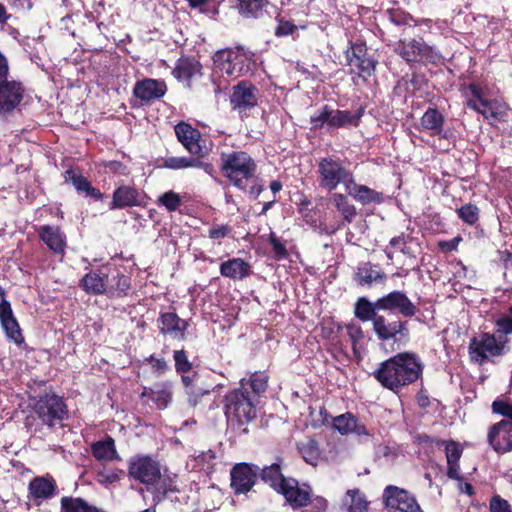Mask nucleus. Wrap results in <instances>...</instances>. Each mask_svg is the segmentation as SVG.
Listing matches in <instances>:
<instances>
[{"label":"nucleus","mask_w":512,"mask_h":512,"mask_svg":"<svg viewBox=\"0 0 512 512\" xmlns=\"http://www.w3.org/2000/svg\"><path fill=\"white\" fill-rule=\"evenodd\" d=\"M378 311L397 312L403 318L417 315L419 308L401 290H393L371 302L366 297H359L354 304V315L362 322H372V329L378 341L404 346L409 343L411 333L407 320L395 317L388 319Z\"/></svg>","instance_id":"f257e3e1"},{"label":"nucleus","mask_w":512,"mask_h":512,"mask_svg":"<svg viewBox=\"0 0 512 512\" xmlns=\"http://www.w3.org/2000/svg\"><path fill=\"white\" fill-rule=\"evenodd\" d=\"M424 364L414 352H400L379 364L373 377L381 386L398 394L417 382L423 375Z\"/></svg>","instance_id":"f03ea898"},{"label":"nucleus","mask_w":512,"mask_h":512,"mask_svg":"<svg viewBox=\"0 0 512 512\" xmlns=\"http://www.w3.org/2000/svg\"><path fill=\"white\" fill-rule=\"evenodd\" d=\"M79 287L88 295H105L109 299L124 298L132 288L131 278L114 264H102L86 273Z\"/></svg>","instance_id":"7ed1b4c3"},{"label":"nucleus","mask_w":512,"mask_h":512,"mask_svg":"<svg viewBox=\"0 0 512 512\" xmlns=\"http://www.w3.org/2000/svg\"><path fill=\"white\" fill-rule=\"evenodd\" d=\"M220 171L236 188L247 192L249 183L255 179L257 164L245 151L221 153Z\"/></svg>","instance_id":"20e7f679"},{"label":"nucleus","mask_w":512,"mask_h":512,"mask_svg":"<svg viewBox=\"0 0 512 512\" xmlns=\"http://www.w3.org/2000/svg\"><path fill=\"white\" fill-rule=\"evenodd\" d=\"M25 93L24 83L10 78L9 60L0 51V117H8L19 109Z\"/></svg>","instance_id":"39448f33"},{"label":"nucleus","mask_w":512,"mask_h":512,"mask_svg":"<svg viewBox=\"0 0 512 512\" xmlns=\"http://www.w3.org/2000/svg\"><path fill=\"white\" fill-rule=\"evenodd\" d=\"M253 53L242 46L224 48L212 56L215 66L228 77L238 78L251 74L254 69Z\"/></svg>","instance_id":"423d86ee"},{"label":"nucleus","mask_w":512,"mask_h":512,"mask_svg":"<svg viewBox=\"0 0 512 512\" xmlns=\"http://www.w3.org/2000/svg\"><path fill=\"white\" fill-rule=\"evenodd\" d=\"M317 182L321 189L332 192L342 184L344 188L353 182V172L347 167L344 160L328 155L317 162Z\"/></svg>","instance_id":"0eeeda50"},{"label":"nucleus","mask_w":512,"mask_h":512,"mask_svg":"<svg viewBox=\"0 0 512 512\" xmlns=\"http://www.w3.org/2000/svg\"><path fill=\"white\" fill-rule=\"evenodd\" d=\"M365 108L360 106L355 112L350 110L333 109L329 105H323L317 112L310 116L311 130L317 131L325 126L327 130L339 128L358 127L364 115Z\"/></svg>","instance_id":"6e6552de"},{"label":"nucleus","mask_w":512,"mask_h":512,"mask_svg":"<svg viewBox=\"0 0 512 512\" xmlns=\"http://www.w3.org/2000/svg\"><path fill=\"white\" fill-rule=\"evenodd\" d=\"M224 413L228 421H236L238 425H245L256 418V402L248 391L240 387L229 391L224 396Z\"/></svg>","instance_id":"1a4fd4ad"},{"label":"nucleus","mask_w":512,"mask_h":512,"mask_svg":"<svg viewBox=\"0 0 512 512\" xmlns=\"http://www.w3.org/2000/svg\"><path fill=\"white\" fill-rule=\"evenodd\" d=\"M33 410L43 424L54 427L68 416L67 405L63 397L51 389L40 394L33 404Z\"/></svg>","instance_id":"9d476101"},{"label":"nucleus","mask_w":512,"mask_h":512,"mask_svg":"<svg viewBox=\"0 0 512 512\" xmlns=\"http://www.w3.org/2000/svg\"><path fill=\"white\" fill-rule=\"evenodd\" d=\"M128 477L147 488L156 487L161 480L159 461L150 455L137 454L128 461Z\"/></svg>","instance_id":"9b49d317"},{"label":"nucleus","mask_w":512,"mask_h":512,"mask_svg":"<svg viewBox=\"0 0 512 512\" xmlns=\"http://www.w3.org/2000/svg\"><path fill=\"white\" fill-rule=\"evenodd\" d=\"M407 63L437 64L441 60V54L422 38L400 40L394 49Z\"/></svg>","instance_id":"f8f14e48"},{"label":"nucleus","mask_w":512,"mask_h":512,"mask_svg":"<svg viewBox=\"0 0 512 512\" xmlns=\"http://www.w3.org/2000/svg\"><path fill=\"white\" fill-rule=\"evenodd\" d=\"M509 340L504 336L482 333L479 338L473 337L470 340L469 352L472 359H476L480 363L488 360L489 356H502L506 354L510 348L507 346Z\"/></svg>","instance_id":"ddd939ff"},{"label":"nucleus","mask_w":512,"mask_h":512,"mask_svg":"<svg viewBox=\"0 0 512 512\" xmlns=\"http://www.w3.org/2000/svg\"><path fill=\"white\" fill-rule=\"evenodd\" d=\"M347 63L350 67L349 74H355L363 82L376 72L377 60L368 53V48L364 42L351 43L350 48L345 52Z\"/></svg>","instance_id":"4468645a"},{"label":"nucleus","mask_w":512,"mask_h":512,"mask_svg":"<svg viewBox=\"0 0 512 512\" xmlns=\"http://www.w3.org/2000/svg\"><path fill=\"white\" fill-rule=\"evenodd\" d=\"M174 131L177 140L191 155L204 158L209 154L211 147L206 144L201 132L191 124L180 121L174 126Z\"/></svg>","instance_id":"2eb2a0df"},{"label":"nucleus","mask_w":512,"mask_h":512,"mask_svg":"<svg viewBox=\"0 0 512 512\" xmlns=\"http://www.w3.org/2000/svg\"><path fill=\"white\" fill-rule=\"evenodd\" d=\"M385 508L400 512H422L416 497L404 488L387 485L382 493Z\"/></svg>","instance_id":"dca6fc26"},{"label":"nucleus","mask_w":512,"mask_h":512,"mask_svg":"<svg viewBox=\"0 0 512 512\" xmlns=\"http://www.w3.org/2000/svg\"><path fill=\"white\" fill-rule=\"evenodd\" d=\"M259 466L252 463H236L230 470V487L235 495L247 494L258 482Z\"/></svg>","instance_id":"f3484780"},{"label":"nucleus","mask_w":512,"mask_h":512,"mask_svg":"<svg viewBox=\"0 0 512 512\" xmlns=\"http://www.w3.org/2000/svg\"><path fill=\"white\" fill-rule=\"evenodd\" d=\"M258 88L248 80L238 82L232 88L230 104L233 110L246 112L258 105Z\"/></svg>","instance_id":"a211bd4d"},{"label":"nucleus","mask_w":512,"mask_h":512,"mask_svg":"<svg viewBox=\"0 0 512 512\" xmlns=\"http://www.w3.org/2000/svg\"><path fill=\"white\" fill-rule=\"evenodd\" d=\"M167 91L168 87L165 80L144 78L136 81L132 93L141 105H150L163 98Z\"/></svg>","instance_id":"6ab92c4d"},{"label":"nucleus","mask_w":512,"mask_h":512,"mask_svg":"<svg viewBox=\"0 0 512 512\" xmlns=\"http://www.w3.org/2000/svg\"><path fill=\"white\" fill-rule=\"evenodd\" d=\"M487 442L497 454L512 452V421L500 420L488 428Z\"/></svg>","instance_id":"aec40b11"},{"label":"nucleus","mask_w":512,"mask_h":512,"mask_svg":"<svg viewBox=\"0 0 512 512\" xmlns=\"http://www.w3.org/2000/svg\"><path fill=\"white\" fill-rule=\"evenodd\" d=\"M466 106L481 114L489 125L496 126L497 122H506L509 106L498 99H487L480 106L475 100L468 99Z\"/></svg>","instance_id":"412c9836"},{"label":"nucleus","mask_w":512,"mask_h":512,"mask_svg":"<svg viewBox=\"0 0 512 512\" xmlns=\"http://www.w3.org/2000/svg\"><path fill=\"white\" fill-rule=\"evenodd\" d=\"M311 492L312 488L308 483L300 484L296 478L288 477L278 494L282 495L285 501L296 510L308 506Z\"/></svg>","instance_id":"4be33fe9"},{"label":"nucleus","mask_w":512,"mask_h":512,"mask_svg":"<svg viewBox=\"0 0 512 512\" xmlns=\"http://www.w3.org/2000/svg\"><path fill=\"white\" fill-rule=\"evenodd\" d=\"M171 74L177 81L191 88L192 81L203 76V66L194 56L182 55L176 60Z\"/></svg>","instance_id":"5701e85b"},{"label":"nucleus","mask_w":512,"mask_h":512,"mask_svg":"<svg viewBox=\"0 0 512 512\" xmlns=\"http://www.w3.org/2000/svg\"><path fill=\"white\" fill-rule=\"evenodd\" d=\"M58 492V485L53 476L49 473L43 476L32 478L28 484L27 497L33 500L36 505L53 498Z\"/></svg>","instance_id":"b1692460"},{"label":"nucleus","mask_w":512,"mask_h":512,"mask_svg":"<svg viewBox=\"0 0 512 512\" xmlns=\"http://www.w3.org/2000/svg\"><path fill=\"white\" fill-rule=\"evenodd\" d=\"M157 325L162 335H169L179 341L187 339L189 323L187 320L180 318L176 312H160Z\"/></svg>","instance_id":"393cba45"},{"label":"nucleus","mask_w":512,"mask_h":512,"mask_svg":"<svg viewBox=\"0 0 512 512\" xmlns=\"http://www.w3.org/2000/svg\"><path fill=\"white\" fill-rule=\"evenodd\" d=\"M144 205V197L135 186L122 184L113 191L109 209L121 210Z\"/></svg>","instance_id":"a878e982"},{"label":"nucleus","mask_w":512,"mask_h":512,"mask_svg":"<svg viewBox=\"0 0 512 512\" xmlns=\"http://www.w3.org/2000/svg\"><path fill=\"white\" fill-rule=\"evenodd\" d=\"M358 286L370 288L374 283H385L387 276L378 264L360 262L353 275Z\"/></svg>","instance_id":"bb28decb"},{"label":"nucleus","mask_w":512,"mask_h":512,"mask_svg":"<svg viewBox=\"0 0 512 512\" xmlns=\"http://www.w3.org/2000/svg\"><path fill=\"white\" fill-rule=\"evenodd\" d=\"M0 322L4 329L6 336L12 340L17 346L22 347L25 345V339L22 330L15 318L11 304L6 299H2V307L0 311Z\"/></svg>","instance_id":"cd10ccee"},{"label":"nucleus","mask_w":512,"mask_h":512,"mask_svg":"<svg viewBox=\"0 0 512 512\" xmlns=\"http://www.w3.org/2000/svg\"><path fill=\"white\" fill-rule=\"evenodd\" d=\"M445 116L437 107H428L420 118V131H429L431 136H438L440 139H448V133L444 130Z\"/></svg>","instance_id":"c85d7f7f"},{"label":"nucleus","mask_w":512,"mask_h":512,"mask_svg":"<svg viewBox=\"0 0 512 512\" xmlns=\"http://www.w3.org/2000/svg\"><path fill=\"white\" fill-rule=\"evenodd\" d=\"M283 462V459L278 457L276 462L259 467L258 472L259 479L277 494L288 480V477L283 474Z\"/></svg>","instance_id":"c756f323"},{"label":"nucleus","mask_w":512,"mask_h":512,"mask_svg":"<svg viewBox=\"0 0 512 512\" xmlns=\"http://www.w3.org/2000/svg\"><path fill=\"white\" fill-rule=\"evenodd\" d=\"M140 396L150 399L158 409H165L172 402L173 384L170 381H162L153 387H144Z\"/></svg>","instance_id":"7c9ffc66"},{"label":"nucleus","mask_w":512,"mask_h":512,"mask_svg":"<svg viewBox=\"0 0 512 512\" xmlns=\"http://www.w3.org/2000/svg\"><path fill=\"white\" fill-rule=\"evenodd\" d=\"M39 239L55 254H63L66 235L59 226L43 225L37 230Z\"/></svg>","instance_id":"2f4dec72"},{"label":"nucleus","mask_w":512,"mask_h":512,"mask_svg":"<svg viewBox=\"0 0 512 512\" xmlns=\"http://www.w3.org/2000/svg\"><path fill=\"white\" fill-rule=\"evenodd\" d=\"M221 276L233 281H241L252 274V267L249 262L242 258H231L220 264Z\"/></svg>","instance_id":"473e14b6"},{"label":"nucleus","mask_w":512,"mask_h":512,"mask_svg":"<svg viewBox=\"0 0 512 512\" xmlns=\"http://www.w3.org/2000/svg\"><path fill=\"white\" fill-rule=\"evenodd\" d=\"M64 178L65 181L73 184L78 194L90 197L96 201H100L104 198V193L94 187L82 173H76L70 168L64 172Z\"/></svg>","instance_id":"72a5a7b5"},{"label":"nucleus","mask_w":512,"mask_h":512,"mask_svg":"<svg viewBox=\"0 0 512 512\" xmlns=\"http://www.w3.org/2000/svg\"><path fill=\"white\" fill-rule=\"evenodd\" d=\"M269 0H234V9L243 19L257 20L264 16Z\"/></svg>","instance_id":"f704fd0d"},{"label":"nucleus","mask_w":512,"mask_h":512,"mask_svg":"<svg viewBox=\"0 0 512 512\" xmlns=\"http://www.w3.org/2000/svg\"><path fill=\"white\" fill-rule=\"evenodd\" d=\"M443 446H445V455L447 460V476L453 480H462L459 464L463 454L462 446L454 440H445Z\"/></svg>","instance_id":"c9c22d12"},{"label":"nucleus","mask_w":512,"mask_h":512,"mask_svg":"<svg viewBox=\"0 0 512 512\" xmlns=\"http://www.w3.org/2000/svg\"><path fill=\"white\" fill-rule=\"evenodd\" d=\"M345 191L349 196L362 205H368L371 203L379 204L383 201V194L381 192H377L366 185L357 184L354 177L353 182L346 185Z\"/></svg>","instance_id":"e433bc0d"},{"label":"nucleus","mask_w":512,"mask_h":512,"mask_svg":"<svg viewBox=\"0 0 512 512\" xmlns=\"http://www.w3.org/2000/svg\"><path fill=\"white\" fill-rule=\"evenodd\" d=\"M91 453L98 461L120 460L115 440L110 435H105L101 440L91 444Z\"/></svg>","instance_id":"4c0bfd02"},{"label":"nucleus","mask_w":512,"mask_h":512,"mask_svg":"<svg viewBox=\"0 0 512 512\" xmlns=\"http://www.w3.org/2000/svg\"><path fill=\"white\" fill-rule=\"evenodd\" d=\"M269 375L266 371H256L250 375L248 379L240 381V388L248 391L255 400L262 396L267 388Z\"/></svg>","instance_id":"58836bf2"},{"label":"nucleus","mask_w":512,"mask_h":512,"mask_svg":"<svg viewBox=\"0 0 512 512\" xmlns=\"http://www.w3.org/2000/svg\"><path fill=\"white\" fill-rule=\"evenodd\" d=\"M297 449L307 464L312 466H316L318 464L321 456V450L315 439L309 438L305 442L297 443Z\"/></svg>","instance_id":"ea45409f"},{"label":"nucleus","mask_w":512,"mask_h":512,"mask_svg":"<svg viewBox=\"0 0 512 512\" xmlns=\"http://www.w3.org/2000/svg\"><path fill=\"white\" fill-rule=\"evenodd\" d=\"M332 201L337 211L343 216V219L347 223H351L357 215V210L349 201L347 195L343 193H333Z\"/></svg>","instance_id":"a19ab883"},{"label":"nucleus","mask_w":512,"mask_h":512,"mask_svg":"<svg viewBox=\"0 0 512 512\" xmlns=\"http://www.w3.org/2000/svg\"><path fill=\"white\" fill-rule=\"evenodd\" d=\"M156 205L164 207L169 213L177 211L182 205V198L179 193L169 190L160 194L156 201Z\"/></svg>","instance_id":"79ce46f5"},{"label":"nucleus","mask_w":512,"mask_h":512,"mask_svg":"<svg viewBox=\"0 0 512 512\" xmlns=\"http://www.w3.org/2000/svg\"><path fill=\"white\" fill-rule=\"evenodd\" d=\"M158 161L159 167L171 170L187 169L191 168L192 165H195L193 162V155L191 157L167 156L160 158Z\"/></svg>","instance_id":"37998d69"},{"label":"nucleus","mask_w":512,"mask_h":512,"mask_svg":"<svg viewBox=\"0 0 512 512\" xmlns=\"http://www.w3.org/2000/svg\"><path fill=\"white\" fill-rule=\"evenodd\" d=\"M188 6L193 10L215 17L219 14V4L216 0H186Z\"/></svg>","instance_id":"c03bdc74"},{"label":"nucleus","mask_w":512,"mask_h":512,"mask_svg":"<svg viewBox=\"0 0 512 512\" xmlns=\"http://www.w3.org/2000/svg\"><path fill=\"white\" fill-rule=\"evenodd\" d=\"M457 216L467 225L473 226L479 221L480 209L471 203L456 209Z\"/></svg>","instance_id":"a18cd8bd"},{"label":"nucleus","mask_w":512,"mask_h":512,"mask_svg":"<svg viewBox=\"0 0 512 512\" xmlns=\"http://www.w3.org/2000/svg\"><path fill=\"white\" fill-rule=\"evenodd\" d=\"M356 417L347 412L345 414L339 415L333 419V427L341 434L347 435L352 433L353 426L355 425Z\"/></svg>","instance_id":"49530a36"},{"label":"nucleus","mask_w":512,"mask_h":512,"mask_svg":"<svg viewBox=\"0 0 512 512\" xmlns=\"http://www.w3.org/2000/svg\"><path fill=\"white\" fill-rule=\"evenodd\" d=\"M277 25L274 29V35L278 38L293 36L298 31L297 25L292 20H287L279 14L275 17Z\"/></svg>","instance_id":"de8ad7c7"},{"label":"nucleus","mask_w":512,"mask_h":512,"mask_svg":"<svg viewBox=\"0 0 512 512\" xmlns=\"http://www.w3.org/2000/svg\"><path fill=\"white\" fill-rule=\"evenodd\" d=\"M174 367L178 374H187L192 370V362L188 358L187 351L184 349L173 352Z\"/></svg>","instance_id":"09e8293b"},{"label":"nucleus","mask_w":512,"mask_h":512,"mask_svg":"<svg viewBox=\"0 0 512 512\" xmlns=\"http://www.w3.org/2000/svg\"><path fill=\"white\" fill-rule=\"evenodd\" d=\"M496 333L500 336L512 334V305L508 307L507 313L495 320Z\"/></svg>","instance_id":"8fccbe9b"},{"label":"nucleus","mask_w":512,"mask_h":512,"mask_svg":"<svg viewBox=\"0 0 512 512\" xmlns=\"http://www.w3.org/2000/svg\"><path fill=\"white\" fill-rule=\"evenodd\" d=\"M347 495L351 497L350 512H368V502L358 489L348 490Z\"/></svg>","instance_id":"3c124183"},{"label":"nucleus","mask_w":512,"mask_h":512,"mask_svg":"<svg viewBox=\"0 0 512 512\" xmlns=\"http://www.w3.org/2000/svg\"><path fill=\"white\" fill-rule=\"evenodd\" d=\"M389 20L397 25H407L410 21H413V17L410 13L401 7H393L386 10Z\"/></svg>","instance_id":"603ef678"},{"label":"nucleus","mask_w":512,"mask_h":512,"mask_svg":"<svg viewBox=\"0 0 512 512\" xmlns=\"http://www.w3.org/2000/svg\"><path fill=\"white\" fill-rule=\"evenodd\" d=\"M268 243L272 248L273 257L276 260H284L288 258L289 252L286 248V245L281 242V240L277 237L274 232H271L268 237Z\"/></svg>","instance_id":"864d4df0"},{"label":"nucleus","mask_w":512,"mask_h":512,"mask_svg":"<svg viewBox=\"0 0 512 512\" xmlns=\"http://www.w3.org/2000/svg\"><path fill=\"white\" fill-rule=\"evenodd\" d=\"M211 394V390L203 389L200 387L191 388L190 390H186L187 402L191 407H197L202 404L206 397H209Z\"/></svg>","instance_id":"5fc2aeb1"},{"label":"nucleus","mask_w":512,"mask_h":512,"mask_svg":"<svg viewBox=\"0 0 512 512\" xmlns=\"http://www.w3.org/2000/svg\"><path fill=\"white\" fill-rule=\"evenodd\" d=\"M492 412L504 417L502 420L512 421V404L503 399H496L491 405Z\"/></svg>","instance_id":"6e6d98bb"},{"label":"nucleus","mask_w":512,"mask_h":512,"mask_svg":"<svg viewBox=\"0 0 512 512\" xmlns=\"http://www.w3.org/2000/svg\"><path fill=\"white\" fill-rule=\"evenodd\" d=\"M145 362L149 363L152 372L158 375L165 374L169 369V365L164 358H157L154 354L145 358Z\"/></svg>","instance_id":"4d7b16f0"},{"label":"nucleus","mask_w":512,"mask_h":512,"mask_svg":"<svg viewBox=\"0 0 512 512\" xmlns=\"http://www.w3.org/2000/svg\"><path fill=\"white\" fill-rule=\"evenodd\" d=\"M232 227L228 224H214L208 230V237L213 240H219L230 236Z\"/></svg>","instance_id":"13d9d810"},{"label":"nucleus","mask_w":512,"mask_h":512,"mask_svg":"<svg viewBox=\"0 0 512 512\" xmlns=\"http://www.w3.org/2000/svg\"><path fill=\"white\" fill-rule=\"evenodd\" d=\"M490 512H512L510 503L500 495H494L489 502Z\"/></svg>","instance_id":"bf43d9fd"},{"label":"nucleus","mask_w":512,"mask_h":512,"mask_svg":"<svg viewBox=\"0 0 512 512\" xmlns=\"http://www.w3.org/2000/svg\"><path fill=\"white\" fill-rule=\"evenodd\" d=\"M60 512H80V497H62L60 500Z\"/></svg>","instance_id":"052dcab7"},{"label":"nucleus","mask_w":512,"mask_h":512,"mask_svg":"<svg viewBox=\"0 0 512 512\" xmlns=\"http://www.w3.org/2000/svg\"><path fill=\"white\" fill-rule=\"evenodd\" d=\"M308 506L310 507V512H327L328 501L323 496H313L311 492Z\"/></svg>","instance_id":"680f3d73"},{"label":"nucleus","mask_w":512,"mask_h":512,"mask_svg":"<svg viewBox=\"0 0 512 512\" xmlns=\"http://www.w3.org/2000/svg\"><path fill=\"white\" fill-rule=\"evenodd\" d=\"M102 165L109 172L114 173V174L125 176L129 173L128 167L120 161H116V160L104 161Z\"/></svg>","instance_id":"e2e57ef3"},{"label":"nucleus","mask_w":512,"mask_h":512,"mask_svg":"<svg viewBox=\"0 0 512 512\" xmlns=\"http://www.w3.org/2000/svg\"><path fill=\"white\" fill-rule=\"evenodd\" d=\"M346 330L353 345H355L358 341L362 340L364 337L363 330L359 325L347 324Z\"/></svg>","instance_id":"0e129e2a"},{"label":"nucleus","mask_w":512,"mask_h":512,"mask_svg":"<svg viewBox=\"0 0 512 512\" xmlns=\"http://www.w3.org/2000/svg\"><path fill=\"white\" fill-rule=\"evenodd\" d=\"M123 474H124L123 470L117 469V470L109 471V472H105V473L101 472L99 474V476L102 478V482L112 484V483L120 481L121 475H123Z\"/></svg>","instance_id":"69168bd1"},{"label":"nucleus","mask_w":512,"mask_h":512,"mask_svg":"<svg viewBox=\"0 0 512 512\" xmlns=\"http://www.w3.org/2000/svg\"><path fill=\"white\" fill-rule=\"evenodd\" d=\"M468 90L470 91L471 95L473 96V100H475L480 106L482 105L483 101H486L487 99L484 98V91L482 87L477 83H470L468 85Z\"/></svg>","instance_id":"338daca9"},{"label":"nucleus","mask_w":512,"mask_h":512,"mask_svg":"<svg viewBox=\"0 0 512 512\" xmlns=\"http://www.w3.org/2000/svg\"><path fill=\"white\" fill-rule=\"evenodd\" d=\"M418 440L420 444H423L426 447H441L445 443V440L438 439L427 434L420 435Z\"/></svg>","instance_id":"774afa93"}]
</instances>
